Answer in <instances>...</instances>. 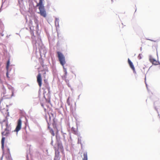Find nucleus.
<instances>
[{
  "label": "nucleus",
  "mask_w": 160,
  "mask_h": 160,
  "mask_svg": "<svg viewBox=\"0 0 160 160\" xmlns=\"http://www.w3.org/2000/svg\"><path fill=\"white\" fill-rule=\"evenodd\" d=\"M57 54L59 63L63 67V71L64 72L63 77H64L65 78H66V76L67 75V68H65L64 66V65L66 63L65 56L62 52L59 51H58L57 52Z\"/></svg>",
  "instance_id": "1"
},
{
  "label": "nucleus",
  "mask_w": 160,
  "mask_h": 160,
  "mask_svg": "<svg viewBox=\"0 0 160 160\" xmlns=\"http://www.w3.org/2000/svg\"><path fill=\"white\" fill-rule=\"evenodd\" d=\"M44 0H39V3H37V6L38 7L39 12L38 13L44 18H46L47 16V12L46 11L44 4L43 3Z\"/></svg>",
  "instance_id": "2"
},
{
  "label": "nucleus",
  "mask_w": 160,
  "mask_h": 160,
  "mask_svg": "<svg viewBox=\"0 0 160 160\" xmlns=\"http://www.w3.org/2000/svg\"><path fill=\"white\" fill-rule=\"evenodd\" d=\"M58 146V148L55 147L54 146V148L55 151V155L54 158V160H59L60 157L59 156L60 152L59 151L58 149H59L61 151L63 150V147L62 146L61 142H59L57 143Z\"/></svg>",
  "instance_id": "3"
},
{
  "label": "nucleus",
  "mask_w": 160,
  "mask_h": 160,
  "mask_svg": "<svg viewBox=\"0 0 160 160\" xmlns=\"http://www.w3.org/2000/svg\"><path fill=\"white\" fill-rule=\"evenodd\" d=\"M22 122V120L20 118L18 119L17 121V126L15 129L14 130V132H16L17 134L18 132L21 129Z\"/></svg>",
  "instance_id": "4"
},
{
  "label": "nucleus",
  "mask_w": 160,
  "mask_h": 160,
  "mask_svg": "<svg viewBox=\"0 0 160 160\" xmlns=\"http://www.w3.org/2000/svg\"><path fill=\"white\" fill-rule=\"evenodd\" d=\"M49 116H51V117L52 118V119L53 120V122L52 123V124L53 127V128H56L57 120L55 118V114H54L52 113H50L49 114Z\"/></svg>",
  "instance_id": "5"
},
{
  "label": "nucleus",
  "mask_w": 160,
  "mask_h": 160,
  "mask_svg": "<svg viewBox=\"0 0 160 160\" xmlns=\"http://www.w3.org/2000/svg\"><path fill=\"white\" fill-rule=\"evenodd\" d=\"M37 82L39 86L41 87L42 84V78L40 73H38L37 76Z\"/></svg>",
  "instance_id": "6"
},
{
  "label": "nucleus",
  "mask_w": 160,
  "mask_h": 160,
  "mask_svg": "<svg viewBox=\"0 0 160 160\" xmlns=\"http://www.w3.org/2000/svg\"><path fill=\"white\" fill-rule=\"evenodd\" d=\"M149 60L152 63L153 65H157L158 64L157 63V61L155 59L153 58L151 55H149Z\"/></svg>",
  "instance_id": "7"
},
{
  "label": "nucleus",
  "mask_w": 160,
  "mask_h": 160,
  "mask_svg": "<svg viewBox=\"0 0 160 160\" xmlns=\"http://www.w3.org/2000/svg\"><path fill=\"white\" fill-rule=\"evenodd\" d=\"M59 19L57 18H55V25L56 28H57L58 27H59Z\"/></svg>",
  "instance_id": "8"
},
{
  "label": "nucleus",
  "mask_w": 160,
  "mask_h": 160,
  "mask_svg": "<svg viewBox=\"0 0 160 160\" xmlns=\"http://www.w3.org/2000/svg\"><path fill=\"white\" fill-rule=\"evenodd\" d=\"M5 138L4 137H2L1 140V148L2 150L3 151L4 149V142Z\"/></svg>",
  "instance_id": "9"
},
{
  "label": "nucleus",
  "mask_w": 160,
  "mask_h": 160,
  "mask_svg": "<svg viewBox=\"0 0 160 160\" xmlns=\"http://www.w3.org/2000/svg\"><path fill=\"white\" fill-rule=\"evenodd\" d=\"M128 63L131 68L134 69V67L133 63L129 58L128 59Z\"/></svg>",
  "instance_id": "10"
},
{
  "label": "nucleus",
  "mask_w": 160,
  "mask_h": 160,
  "mask_svg": "<svg viewBox=\"0 0 160 160\" xmlns=\"http://www.w3.org/2000/svg\"><path fill=\"white\" fill-rule=\"evenodd\" d=\"M78 136V143L80 144L81 145V147L82 148V144L81 142V139L82 138V137L80 136V134H79Z\"/></svg>",
  "instance_id": "11"
},
{
  "label": "nucleus",
  "mask_w": 160,
  "mask_h": 160,
  "mask_svg": "<svg viewBox=\"0 0 160 160\" xmlns=\"http://www.w3.org/2000/svg\"><path fill=\"white\" fill-rule=\"evenodd\" d=\"M56 143L61 142L60 140V137L58 133H56Z\"/></svg>",
  "instance_id": "12"
},
{
  "label": "nucleus",
  "mask_w": 160,
  "mask_h": 160,
  "mask_svg": "<svg viewBox=\"0 0 160 160\" xmlns=\"http://www.w3.org/2000/svg\"><path fill=\"white\" fill-rule=\"evenodd\" d=\"M71 131L72 133L75 135H78L79 133H78V132L76 130L75 128L73 127H72L71 128Z\"/></svg>",
  "instance_id": "13"
},
{
  "label": "nucleus",
  "mask_w": 160,
  "mask_h": 160,
  "mask_svg": "<svg viewBox=\"0 0 160 160\" xmlns=\"http://www.w3.org/2000/svg\"><path fill=\"white\" fill-rule=\"evenodd\" d=\"M83 158H82V160H88L87 152H85L83 153Z\"/></svg>",
  "instance_id": "14"
},
{
  "label": "nucleus",
  "mask_w": 160,
  "mask_h": 160,
  "mask_svg": "<svg viewBox=\"0 0 160 160\" xmlns=\"http://www.w3.org/2000/svg\"><path fill=\"white\" fill-rule=\"evenodd\" d=\"M46 119L47 122V124H48V129H49L50 130V129H52V128H51L50 127V124H51V123H50V122H48V120H47V119L46 117Z\"/></svg>",
  "instance_id": "15"
},
{
  "label": "nucleus",
  "mask_w": 160,
  "mask_h": 160,
  "mask_svg": "<svg viewBox=\"0 0 160 160\" xmlns=\"http://www.w3.org/2000/svg\"><path fill=\"white\" fill-rule=\"evenodd\" d=\"M2 93L3 95H4L6 93V89L3 85L2 88Z\"/></svg>",
  "instance_id": "16"
},
{
  "label": "nucleus",
  "mask_w": 160,
  "mask_h": 160,
  "mask_svg": "<svg viewBox=\"0 0 160 160\" xmlns=\"http://www.w3.org/2000/svg\"><path fill=\"white\" fill-rule=\"evenodd\" d=\"M10 60L9 59L7 62V64H6V69H9V67L10 66Z\"/></svg>",
  "instance_id": "17"
},
{
  "label": "nucleus",
  "mask_w": 160,
  "mask_h": 160,
  "mask_svg": "<svg viewBox=\"0 0 160 160\" xmlns=\"http://www.w3.org/2000/svg\"><path fill=\"white\" fill-rule=\"evenodd\" d=\"M40 101V98H36L35 99V100H34V101L36 102H35V105H37L38 104V103Z\"/></svg>",
  "instance_id": "18"
},
{
  "label": "nucleus",
  "mask_w": 160,
  "mask_h": 160,
  "mask_svg": "<svg viewBox=\"0 0 160 160\" xmlns=\"http://www.w3.org/2000/svg\"><path fill=\"white\" fill-rule=\"evenodd\" d=\"M6 70H7V72L6 73V76L7 78H9V73L10 71L11 70L9 69H6Z\"/></svg>",
  "instance_id": "19"
},
{
  "label": "nucleus",
  "mask_w": 160,
  "mask_h": 160,
  "mask_svg": "<svg viewBox=\"0 0 160 160\" xmlns=\"http://www.w3.org/2000/svg\"><path fill=\"white\" fill-rule=\"evenodd\" d=\"M158 102H159V101H156V102H154V107L155 109V110L157 111V112H158V111L157 108H156V106H155V105H156V104H157L158 103Z\"/></svg>",
  "instance_id": "20"
},
{
  "label": "nucleus",
  "mask_w": 160,
  "mask_h": 160,
  "mask_svg": "<svg viewBox=\"0 0 160 160\" xmlns=\"http://www.w3.org/2000/svg\"><path fill=\"white\" fill-rule=\"evenodd\" d=\"M50 132L51 133V134L53 136H54L55 134L53 130L52 129H50Z\"/></svg>",
  "instance_id": "21"
},
{
  "label": "nucleus",
  "mask_w": 160,
  "mask_h": 160,
  "mask_svg": "<svg viewBox=\"0 0 160 160\" xmlns=\"http://www.w3.org/2000/svg\"><path fill=\"white\" fill-rule=\"evenodd\" d=\"M69 98H70V97H68L67 100V103L68 106L70 105Z\"/></svg>",
  "instance_id": "22"
},
{
  "label": "nucleus",
  "mask_w": 160,
  "mask_h": 160,
  "mask_svg": "<svg viewBox=\"0 0 160 160\" xmlns=\"http://www.w3.org/2000/svg\"><path fill=\"white\" fill-rule=\"evenodd\" d=\"M6 128L5 129V130L7 132H9V130L8 128L9 127L8 126V125L7 123L6 124Z\"/></svg>",
  "instance_id": "23"
},
{
  "label": "nucleus",
  "mask_w": 160,
  "mask_h": 160,
  "mask_svg": "<svg viewBox=\"0 0 160 160\" xmlns=\"http://www.w3.org/2000/svg\"><path fill=\"white\" fill-rule=\"evenodd\" d=\"M3 122H6V124L7 123L8 124V118L6 117L2 121Z\"/></svg>",
  "instance_id": "24"
},
{
  "label": "nucleus",
  "mask_w": 160,
  "mask_h": 160,
  "mask_svg": "<svg viewBox=\"0 0 160 160\" xmlns=\"http://www.w3.org/2000/svg\"><path fill=\"white\" fill-rule=\"evenodd\" d=\"M6 157L8 158V159H10L11 158L10 153H7V155Z\"/></svg>",
  "instance_id": "25"
},
{
  "label": "nucleus",
  "mask_w": 160,
  "mask_h": 160,
  "mask_svg": "<svg viewBox=\"0 0 160 160\" xmlns=\"http://www.w3.org/2000/svg\"><path fill=\"white\" fill-rule=\"evenodd\" d=\"M48 90V92L47 94V95L48 96V97H49V96L50 95V88L48 87L47 88Z\"/></svg>",
  "instance_id": "26"
},
{
  "label": "nucleus",
  "mask_w": 160,
  "mask_h": 160,
  "mask_svg": "<svg viewBox=\"0 0 160 160\" xmlns=\"http://www.w3.org/2000/svg\"><path fill=\"white\" fill-rule=\"evenodd\" d=\"M142 54H141L140 53L139 54V55L138 56V58L139 59H142Z\"/></svg>",
  "instance_id": "27"
},
{
  "label": "nucleus",
  "mask_w": 160,
  "mask_h": 160,
  "mask_svg": "<svg viewBox=\"0 0 160 160\" xmlns=\"http://www.w3.org/2000/svg\"><path fill=\"white\" fill-rule=\"evenodd\" d=\"M40 64L41 65V66L42 67H44V62L43 61V60H42V61H41L40 62Z\"/></svg>",
  "instance_id": "28"
},
{
  "label": "nucleus",
  "mask_w": 160,
  "mask_h": 160,
  "mask_svg": "<svg viewBox=\"0 0 160 160\" xmlns=\"http://www.w3.org/2000/svg\"><path fill=\"white\" fill-rule=\"evenodd\" d=\"M9 133V132H7V131L6 132L5 134L4 135V136H8V134Z\"/></svg>",
  "instance_id": "29"
},
{
  "label": "nucleus",
  "mask_w": 160,
  "mask_h": 160,
  "mask_svg": "<svg viewBox=\"0 0 160 160\" xmlns=\"http://www.w3.org/2000/svg\"><path fill=\"white\" fill-rule=\"evenodd\" d=\"M52 140H51V144L52 145V146H53V141L52 140Z\"/></svg>",
  "instance_id": "30"
},
{
  "label": "nucleus",
  "mask_w": 160,
  "mask_h": 160,
  "mask_svg": "<svg viewBox=\"0 0 160 160\" xmlns=\"http://www.w3.org/2000/svg\"><path fill=\"white\" fill-rule=\"evenodd\" d=\"M133 71V72L134 73H136V72L135 71V68H134V69H131Z\"/></svg>",
  "instance_id": "31"
},
{
  "label": "nucleus",
  "mask_w": 160,
  "mask_h": 160,
  "mask_svg": "<svg viewBox=\"0 0 160 160\" xmlns=\"http://www.w3.org/2000/svg\"><path fill=\"white\" fill-rule=\"evenodd\" d=\"M52 118L51 117V116H49V122L50 123H51V119Z\"/></svg>",
  "instance_id": "32"
},
{
  "label": "nucleus",
  "mask_w": 160,
  "mask_h": 160,
  "mask_svg": "<svg viewBox=\"0 0 160 160\" xmlns=\"http://www.w3.org/2000/svg\"><path fill=\"white\" fill-rule=\"evenodd\" d=\"M7 153L8 154L9 153H10V150H9V148H8L7 149Z\"/></svg>",
  "instance_id": "33"
},
{
  "label": "nucleus",
  "mask_w": 160,
  "mask_h": 160,
  "mask_svg": "<svg viewBox=\"0 0 160 160\" xmlns=\"http://www.w3.org/2000/svg\"><path fill=\"white\" fill-rule=\"evenodd\" d=\"M146 39L148 40H149L151 41H153V42H155V41H154V40H152V39H151L146 38Z\"/></svg>",
  "instance_id": "34"
},
{
  "label": "nucleus",
  "mask_w": 160,
  "mask_h": 160,
  "mask_svg": "<svg viewBox=\"0 0 160 160\" xmlns=\"http://www.w3.org/2000/svg\"><path fill=\"white\" fill-rule=\"evenodd\" d=\"M26 160H29L28 155L27 154L26 155Z\"/></svg>",
  "instance_id": "35"
},
{
  "label": "nucleus",
  "mask_w": 160,
  "mask_h": 160,
  "mask_svg": "<svg viewBox=\"0 0 160 160\" xmlns=\"http://www.w3.org/2000/svg\"><path fill=\"white\" fill-rule=\"evenodd\" d=\"M67 85L70 88L71 87L69 83L67 84Z\"/></svg>",
  "instance_id": "36"
},
{
  "label": "nucleus",
  "mask_w": 160,
  "mask_h": 160,
  "mask_svg": "<svg viewBox=\"0 0 160 160\" xmlns=\"http://www.w3.org/2000/svg\"><path fill=\"white\" fill-rule=\"evenodd\" d=\"M38 45H39L38 44V43L37 42H36L35 43V45L36 46H37Z\"/></svg>",
  "instance_id": "37"
},
{
  "label": "nucleus",
  "mask_w": 160,
  "mask_h": 160,
  "mask_svg": "<svg viewBox=\"0 0 160 160\" xmlns=\"http://www.w3.org/2000/svg\"><path fill=\"white\" fill-rule=\"evenodd\" d=\"M0 34H1L2 36H4V34L2 33H0Z\"/></svg>",
  "instance_id": "38"
},
{
  "label": "nucleus",
  "mask_w": 160,
  "mask_h": 160,
  "mask_svg": "<svg viewBox=\"0 0 160 160\" xmlns=\"http://www.w3.org/2000/svg\"><path fill=\"white\" fill-rule=\"evenodd\" d=\"M4 132H2V136L4 135Z\"/></svg>",
  "instance_id": "39"
},
{
  "label": "nucleus",
  "mask_w": 160,
  "mask_h": 160,
  "mask_svg": "<svg viewBox=\"0 0 160 160\" xmlns=\"http://www.w3.org/2000/svg\"><path fill=\"white\" fill-rule=\"evenodd\" d=\"M145 84H146V86L147 87V89H148V85H147V84L146 83V82H145Z\"/></svg>",
  "instance_id": "40"
},
{
  "label": "nucleus",
  "mask_w": 160,
  "mask_h": 160,
  "mask_svg": "<svg viewBox=\"0 0 160 160\" xmlns=\"http://www.w3.org/2000/svg\"><path fill=\"white\" fill-rule=\"evenodd\" d=\"M157 62H158V64L160 65V62L158 61Z\"/></svg>",
  "instance_id": "41"
},
{
  "label": "nucleus",
  "mask_w": 160,
  "mask_h": 160,
  "mask_svg": "<svg viewBox=\"0 0 160 160\" xmlns=\"http://www.w3.org/2000/svg\"><path fill=\"white\" fill-rule=\"evenodd\" d=\"M3 155L2 156V157H1V160H2V158H3Z\"/></svg>",
  "instance_id": "42"
},
{
  "label": "nucleus",
  "mask_w": 160,
  "mask_h": 160,
  "mask_svg": "<svg viewBox=\"0 0 160 160\" xmlns=\"http://www.w3.org/2000/svg\"><path fill=\"white\" fill-rule=\"evenodd\" d=\"M0 24V25H1V27H2V26H3V24L2 23H1Z\"/></svg>",
  "instance_id": "43"
},
{
  "label": "nucleus",
  "mask_w": 160,
  "mask_h": 160,
  "mask_svg": "<svg viewBox=\"0 0 160 160\" xmlns=\"http://www.w3.org/2000/svg\"><path fill=\"white\" fill-rule=\"evenodd\" d=\"M80 95H79L78 96V99H79V98H80Z\"/></svg>",
  "instance_id": "44"
},
{
  "label": "nucleus",
  "mask_w": 160,
  "mask_h": 160,
  "mask_svg": "<svg viewBox=\"0 0 160 160\" xmlns=\"http://www.w3.org/2000/svg\"><path fill=\"white\" fill-rule=\"evenodd\" d=\"M38 24H37V28H38Z\"/></svg>",
  "instance_id": "45"
},
{
  "label": "nucleus",
  "mask_w": 160,
  "mask_h": 160,
  "mask_svg": "<svg viewBox=\"0 0 160 160\" xmlns=\"http://www.w3.org/2000/svg\"><path fill=\"white\" fill-rule=\"evenodd\" d=\"M41 106H42V107H43V106H44L43 105L42 103H41Z\"/></svg>",
  "instance_id": "46"
},
{
  "label": "nucleus",
  "mask_w": 160,
  "mask_h": 160,
  "mask_svg": "<svg viewBox=\"0 0 160 160\" xmlns=\"http://www.w3.org/2000/svg\"><path fill=\"white\" fill-rule=\"evenodd\" d=\"M140 51H141L142 50V48L141 47L140 48Z\"/></svg>",
  "instance_id": "47"
},
{
  "label": "nucleus",
  "mask_w": 160,
  "mask_h": 160,
  "mask_svg": "<svg viewBox=\"0 0 160 160\" xmlns=\"http://www.w3.org/2000/svg\"><path fill=\"white\" fill-rule=\"evenodd\" d=\"M8 116H9V112H8V115H7Z\"/></svg>",
  "instance_id": "48"
},
{
  "label": "nucleus",
  "mask_w": 160,
  "mask_h": 160,
  "mask_svg": "<svg viewBox=\"0 0 160 160\" xmlns=\"http://www.w3.org/2000/svg\"><path fill=\"white\" fill-rule=\"evenodd\" d=\"M44 98L46 100V98L45 95L44 96Z\"/></svg>",
  "instance_id": "49"
},
{
  "label": "nucleus",
  "mask_w": 160,
  "mask_h": 160,
  "mask_svg": "<svg viewBox=\"0 0 160 160\" xmlns=\"http://www.w3.org/2000/svg\"><path fill=\"white\" fill-rule=\"evenodd\" d=\"M145 81H146V77H145Z\"/></svg>",
  "instance_id": "50"
},
{
  "label": "nucleus",
  "mask_w": 160,
  "mask_h": 160,
  "mask_svg": "<svg viewBox=\"0 0 160 160\" xmlns=\"http://www.w3.org/2000/svg\"><path fill=\"white\" fill-rule=\"evenodd\" d=\"M111 1L112 2L113 1V0H111Z\"/></svg>",
  "instance_id": "51"
}]
</instances>
